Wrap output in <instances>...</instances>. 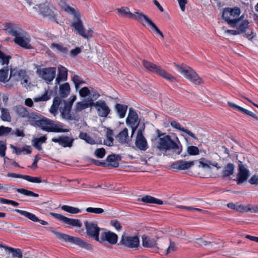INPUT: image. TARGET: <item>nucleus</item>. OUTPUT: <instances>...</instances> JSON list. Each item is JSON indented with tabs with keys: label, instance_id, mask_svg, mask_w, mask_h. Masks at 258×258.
<instances>
[{
	"label": "nucleus",
	"instance_id": "1",
	"mask_svg": "<svg viewBox=\"0 0 258 258\" xmlns=\"http://www.w3.org/2000/svg\"><path fill=\"white\" fill-rule=\"evenodd\" d=\"M59 5L64 11L74 16L75 22L71 24V26L74 28L76 33L85 39L92 38L93 30L90 28L85 29L78 11L68 6L67 0H60Z\"/></svg>",
	"mask_w": 258,
	"mask_h": 258
},
{
	"label": "nucleus",
	"instance_id": "2",
	"mask_svg": "<svg viewBox=\"0 0 258 258\" xmlns=\"http://www.w3.org/2000/svg\"><path fill=\"white\" fill-rule=\"evenodd\" d=\"M157 149L160 151L166 153L170 151L172 154L179 155L182 150V145L177 137L172 138L166 135L159 139Z\"/></svg>",
	"mask_w": 258,
	"mask_h": 258
},
{
	"label": "nucleus",
	"instance_id": "3",
	"mask_svg": "<svg viewBox=\"0 0 258 258\" xmlns=\"http://www.w3.org/2000/svg\"><path fill=\"white\" fill-rule=\"evenodd\" d=\"M241 13L240 8H226L223 10L222 18L232 27H236L239 24L243 21L244 15L239 17Z\"/></svg>",
	"mask_w": 258,
	"mask_h": 258
},
{
	"label": "nucleus",
	"instance_id": "4",
	"mask_svg": "<svg viewBox=\"0 0 258 258\" xmlns=\"http://www.w3.org/2000/svg\"><path fill=\"white\" fill-rule=\"evenodd\" d=\"M32 121H35V124L41 128L43 131L47 132L67 133L69 132V129H62V125L56 123L55 121L49 119L44 116H39L38 118Z\"/></svg>",
	"mask_w": 258,
	"mask_h": 258
},
{
	"label": "nucleus",
	"instance_id": "5",
	"mask_svg": "<svg viewBox=\"0 0 258 258\" xmlns=\"http://www.w3.org/2000/svg\"><path fill=\"white\" fill-rule=\"evenodd\" d=\"M9 33L15 37L14 42L22 47L30 49L32 48L30 44V38L24 30L20 28H10Z\"/></svg>",
	"mask_w": 258,
	"mask_h": 258
},
{
	"label": "nucleus",
	"instance_id": "6",
	"mask_svg": "<svg viewBox=\"0 0 258 258\" xmlns=\"http://www.w3.org/2000/svg\"><path fill=\"white\" fill-rule=\"evenodd\" d=\"M51 232L55 235L57 238L60 240H62L66 242H69L74 243L79 247L88 250H92L93 249V246L91 244L87 243L79 237H73L63 233L56 231L54 230H51Z\"/></svg>",
	"mask_w": 258,
	"mask_h": 258
},
{
	"label": "nucleus",
	"instance_id": "7",
	"mask_svg": "<svg viewBox=\"0 0 258 258\" xmlns=\"http://www.w3.org/2000/svg\"><path fill=\"white\" fill-rule=\"evenodd\" d=\"M76 99V96H72L69 98V100H63V106H60L59 111L63 119L67 120H79V117L78 115H72L71 114L73 104Z\"/></svg>",
	"mask_w": 258,
	"mask_h": 258
},
{
	"label": "nucleus",
	"instance_id": "8",
	"mask_svg": "<svg viewBox=\"0 0 258 258\" xmlns=\"http://www.w3.org/2000/svg\"><path fill=\"white\" fill-rule=\"evenodd\" d=\"M143 64L144 67L148 71L156 73L171 82L176 81L175 77L168 74L165 70H162L160 67L146 60H143Z\"/></svg>",
	"mask_w": 258,
	"mask_h": 258
},
{
	"label": "nucleus",
	"instance_id": "9",
	"mask_svg": "<svg viewBox=\"0 0 258 258\" xmlns=\"http://www.w3.org/2000/svg\"><path fill=\"white\" fill-rule=\"evenodd\" d=\"M175 66L179 72H180L185 78L195 84H200L201 83V79L192 68L187 66L182 67L178 64H175Z\"/></svg>",
	"mask_w": 258,
	"mask_h": 258
},
{
	"label": "nucleus",
	"instance_id": "10",
	"mask_svg": "<svg viewBox=\"0 0 258 258\" xmlns=\"http://www.w3.org/2000/svg\"><path fill=\"white\" fill-rule=\"evenodd\" d=\"M38 12L43 18H46L50 21H55V9L47 3L41 4L38 5Z\"/></svg>",
	"mask_w": 258,
	"mask_h": 258
},
{
	"label": "nucleus",
	"instance_id": "11",
	"mask_svg": "<svg viewBox=\"0 0 258 258\" xmlns=\"http://www.w3.org/2000/svg\"><path fill=\"white\" fill-rule=\"evenodd\" d=\"M36 73L39 77L45 80L47 84H49L55 77L56 68L50 67L38 69Z\"/></svg>",
	"mask_w": 258,
	"mask_h": 258
},
{
	"label": "nucleus",
	"instance_id": "12",
	"mask_svg": "<svg viewBox=\"0 0 258 258\" xmlns=\"http://www.w3.org/2000/svg\"><path fill=\"white\" fill-rule=\"evenodd\" d=\"M13 109L19 117L27 118L28 121H33L38 118V113L29 112L26 108L22 105H16Z\"/></svg>",
	"mask_w": 258,
	"mask_h": 258
},
{
	"label": "nucleus",
	"instance_id": "13",
	"mask_svg": "<svg viewBox=\"0 0 258 258\" xmlns=\"http://www.w3.org/2000/svg\"><path fill=\"white\" fill-rule=\"evenodd\" d=\"M84 225L86 230V234L89 237L99 241V231L101 229L97 226V224L93 222L85 221L84 222Z\"/></svg>",
	"mask_w": 258,
	"mask_h": 258
},
{
	"label": "nucleus",
	"instance_id": "14",
	"mask_svg": "<svg viewBox=\"0 0 258 258\" xmlns=\"http://www.w3.org/2000/svg\"><path fill=\"white\" fill-rule=\"evenodd\" d=\"M120 243L127 248H137L140 244L139 238L137 236H129L123 234Z\"/></svg>",
	"mask_w": 258,
	"mask_h": 258
},
{
	"label": "nucleus",
	"instance_id": "15",
	"mask_svg": "<svg viewBox=\"0 0 258 258\" xmlns=\"http://www.w3.org/2000/svg\"><path fill=\"white\" fill-rule=\"evenodd\" d=\"M93 106L95 107L100 117H106L110 112V109L104 100H99L93 103Z\"/></svg>",
	"mask_w": 258,
	"mask_h": 258
},
{
	"label": "nucleus",
	"instance_id": "16",
	"mask_svg": "<svg viewBox=\"0 0 258 258\" xmlns=\"http://www.w3.org/2000/svg\"><path fill=\"white\" fill-rule=\"evenodd\" d=\"M117 11L121 15L128 18L135 19L139 22L142 21V19L145 15L143 13L138 10L132 13L129 11V9L127 7H122L120 9H118Z\"/></svg>",
	"mask_w": 258,
	"mask_h": 258
},
{
	"label": "nucleus",
	"instance_id": "17",
	"mask_svg": "<svg viewBox=\"0 0 258 258\" xmlns=\"http://www.w3.org/2000/svg\"><path fill=\"white\" fill-rule=\"evenodd\" d=\"M50 215L64 224L77 227H81L82 226V222L79 219L69 218L61 214L54 213H50Z\"/></svg>",
	"mask_w": 258,
	"mask_h": 258
},
{
	"label": "nucleus",
	"instance_id": "18",
	"mask_svg": "<svg viewBox=\"0 0 258 258\" xmlns=\"http://www.w3.org/2000/svg\"><path fill=\"white\" fill-rule=\"evenodd\" d=\"M249 176V171L245 168L244 165L239 164L238 166V172L236 180L238 184H240L245 182Z\"/></svg>",
	"mask_w": 258,
	"mask_h": 258
},
{
	"label": "nucleus",
	"instance_id": "19",
	"mask_svg": "<svg viewBox=\"0 0 258 258\" xmlns=\"http://www.w3.org/2000/svg\"><path fill=\"white\" fill-rule=\"evenodd\" d=\"M51 141L53 142L58 143L64 148H71L73 146L74 139L68 136H61L58 138H53L51 139Z\"/></svg>",
	"mask_w": 258,
	"mask_h": 258
},
{
	"label": "nucleus",
	"instance_id": "20",
	"mask_svg": "<svg viewBox=\"0 0 258 258\" xmlns=\"http://www.w3.org/2000/svg\"><path fill=\"white\" fill-rule=\"evenodd\" d=\"M196 161H185L183 160H178L174 162L171 165V167L177 170L188 169L194 166Z\"/></svg>",
	"mask_w": 258,
	"mask_h": 258
},
{
	"label": "nucleus",
	"instance_id": "21",
	"mask_svg": "<svg viewBox=\"0 0 258 258\" xmlns=\"http://www.w3.org/2000/svg\"><path fill=\"white\" fill-rule=\"evenodd\" d=\"M142 20V21L140 22L141 24L145 26V23H147L153 31L161 36L162 39H164L163 33L147 15H144Z\"/></svg>",
	"mask_w": 258,
	"mask_h": 258
},
{
	"label": "nucleus",
	"instance_id": "22",
	"mask_svg": "<svg viewBox=\"0 0 258 258\" xmlns=\"http://www.w3.org/2000/svg\"><path fill=\"white\" fill-rule=\"evenodd\" d=\"M117 238L118 236L116 234L109 231L108 232H104L101 234L100 241H99L102 242V241H107L111 244H114L116 243Z\"/></svg>",
	"mask_w": 258,
	"mask_h": 258
},
{
	"label": "nucleus",
	"instance_id": "23",
	"mask_svg": "<svg viewBox=\"0 0 258 258\" xmlns=\"http://www.w3.org/2000/svg\"><path fill=\"white\" fill-rule=\"evenodd\" d=\"M249 22L248 20H245L236 27L237 30H227L226 32L233 35H236L244 33L247 29Z\"/></svg>",
	"mask_w": 258,
	"mask_h": 258
},
{
	"label": "nucleus",
	"instance_id": "24",
	"mask_svg": "<svg viewBox=\"0 0 258 258\" xmlns=\"http://www.w3.org/2000/svg\"><path fill=\"white\" fill-rule=\"evenodd\" d=\"M15 211L18 213L20 214L21 215L24 216V217L28 218L30 220L33 222H39L42 225H46L48 224V223L44 220L39 219L38 217H37L34 214L29 213L27 211L21 210L19 209H15Z\"/></svg>",
	"mask_w": 258,
	"mask_h": 258
},
{
	"label": "nucleus",
	"instance_id": "25",
	"mask_svg": "<svg viewBox=\"0 0 258 258\" xmlns=\"http://www.w3.org/2000/svg\"><path fill=\"white\" fill-rule=\"evenodd\" d=\"M235 165L233 163H229L225 166L221 172V177L226 178L233 175L234 172Z\"/></svg>",
	"mask_w": 258,
	"mask_h": 258
},
{
	"label": "nucleus",
	"instance_id": "26",
	"mask_svg": "<svg viewBox=\"0 0 258 258\" xmlns=\"http://www.w3.org/2000/svg\"><path fill=\"white\" fill-rule=\"evenodd\" d=\"M158 239V237L156 238H152L144 234L142 236V245L145 247H157L156 241Z\"/></svg>",
	"mask_w": 258,
	"mask_h": 258
},
{
	"label": "nucleus",
	"instance_id": "27",
	"mask_svg": "<svg viewBox=\"0 0 258 258\" xmlns=\"http://www.w3.org/2000/svg\"><path fill=\"white\" fill-rule=\"evenodd\" d=\"M138 120V115L133 108H129L128 116L126 119V122L127 124L131 125H135Z\"/></svg>",
	"mask_w": 258,
	"mask_h": 258
},
{
	"label": "nucleus",
	"instance_id": "28",
	"mask_svg": "<svg viewBox=\"0 0 258 258\" xmlns=\"http://www.w3.org/2000/svg\"><path fill=\"white\" fill-rule=\"evenodd\" d=\"M135 145L141 151H146L148 148V143L145 137L136 138Z\"/></svg>",
	"mask_w": 258,
	"mask_h": 258
},
{
	"label": "nucleus",
	"instance_id": "29",
	"mask_svg": "<svg viewBox=\"0 0 258 258\" xmlns=\"http://www.w3.org/2000/svg\"><path fill=\"white\" fill-rule=\"evenodd\" d=\"M106 160L109 163L107 165L110 166L112 167H117L119 166V163L118 162L121 160V157L119 155L111 154L107 157Z\"/></svg>",
	"mask_w": 258,
	"mask_h": 258
},
{
	"label": "nucleus",
	"instance_id": "30",
	"mask_svg": "<svg viewBox=\"0 0 258 258\" xmlns=\"http://www.w3.org/2000/svg\"><path fill=\"white\" fill-rule=\"evenodd\" d=\"M228 105L230 107L234 108L235 109H236L238 110H239V111H241V112H243V113L253 117V118L255 119L256 120H258V116L255 114L253 113L252 112L250 111L245 108H242V107H241L232 102H228Z\"/></svg>",
	"mask_w": 258,
	"mask_h": 258
},
{
	"label": "nucleus",
	"instance_id": "31",
	"mask_svg": "<svg viewBox=\"0 0 258 258\" xmlns=\"http://www.w3.org/2000/svg\"><path fill=\"white\" fill-rule=\"evenodd\" d=\"M26 74V72L24 70H20L17 71L15 70H11L10 78H12L14 81H19L22 80V79Z\"/></svg>",
	"mask_w": 258,
	"mask_h": 258
},
{
	"label": "nucleus",
	"instance_id": "32",
	"mask_svg": "<svg viewBox=\"0 0 258 258\" xmlns=\"http://www.w3.org/2000/svg\"><path fill=\"white\" fill-rule=\"evenodd\" d=\"M58 74L55 79L57 84H59L60 81L66 80L68 75V70L66 68L60 66L58 67Z\"/></svg>",
	"mask_w": 258,
	"mask_h": 258
},
{
	"label": "nucleus",
	"instance_id": "33",
	"mask_svg": "<svg viewBox=\"0 0 258 258\" xmlns=\"http://www.w3.org/2000/svg\"><path fill=\"white\" fill-rule=\"evenodd\" d=\"M227 206L229 208L236 211L237 212L241 213H247V205L245 206L242 204H240L239 203H236V204H234L233 203H229L227 204Z\"/></svg>",
	"mask_w": 258,
	"mask_h": 258
},
{
	"label": "nucleus",
	"instance_id": "34",
	"mask_svg": "<svg viewBox=\"0 0 258 258\" xmlns=\"http://www.w3.org/2000/svg\"><path fill=\"white\" fill-rule=\"evenodd\" d=\"M138 201H142L145 203L155 204L159 205H161L163 204V201L161 200L156 199L151 196H144L141 199H138Z\"/></svg>",
	"mask_w": 258,
	"mask_h": 258
},
{
	"label": "nucleus",
	"instance_id": "35",
	"mask_svg": "<svg viewBox=\"0 0 258 258\" xmlns=\"http://www.w3.org/2000/svg\"><path fill=\"white\" fill-rule=\"evenodd\" d=\"M92 106H93V103L86 100L84 101L77 102L75 106L74 110L76 112H80L89 107Z\"/></svg>",
	"mask_w": 258,
	"mask_h": 258
},
{
	"label": "nucleus",
	"instance_id": "36",
	"mask_svg": "<svg viewBox=\"0 0 258 258\" xmlns=\"http://www.w3.org/2000/svg\"><path fill=\"white\" fill-rule=\"evenodd\" d=\"M46 140L47 138L46 136H43L40 138H34L32 140V144L34 148L39 151H41L42 150L41 145L42 144L45 143Z\"/></svg>",
	"mask_w": 258,
	"mask_h": 258
},
{
	"label": "nucleus",
	"instance_id": "37",
	"mask_svg": "<svg viewBox=\"0 0 258 258\" xmlns=\"http://www.w3.org/2000/svg\"><path fill=\"white\" fill-rule=\"evenodd\" d=\"M46 140L47 138L46 136H43L40 138H34L32 140V144L34 148L39 151H41L42 150L41 145L42 144L45 143Z\"/></svg>",
	"mask_w": 258,
	"mask_h": 258
},
{
	"label": "nucleus",
	"instance_id": "38",
	"mask_svg": "<svg viewBox=\"0 0 258 258\" xmlns=\"http://www.w3.org/2000/svg\"><path fill=\"white\" fill-rule=\"evenodd\" d=\"M116 138L120 144H124L127 143L128 139L127 128H124L117 135Z\"/></svg>",
	"mask_w": 258,
	"mask_h": 258
},
{
	"label": "nucleus",
	"instance_id": "39",
	"mask_svg": "<svg viewBox=\"0 0 258 258\" xmlns=\"http://www.w3.org/2000/svg\"><path fill=\"white\" fill-rule=\"evenodd\" d=\"M115 109L119 118H122L125 116L127 109V106L126 105L117 103L115 106Z\"/></svg>",
	"mask_w": 258,
	"mask_h": 258
},
{
	"label": "nucleus",
	"instance_id": "40",
	"mask_svg": "<svg viewBox=\"0 0 258 258\" xmlns=\"http://www.w3.org/2000/svg\"><path fill=\"white\" fill-rule=\"evenodd\" d=\"M170 124L173 127L176 128L179 131H182V132L186 133L187 134H188L189 136H190L192 138H194L195 139H197V138L196 137L195 135L192 132H191L190 131H189V130H188L187 129L184 128L183 127H181L180 124L179 123H178L177 122H176V121L174 120V121H171Z\"/></svg>",
	"mask_w": 258,
	"mask_h": 258
},
{
	"label": "nucleus",
	"instance_id": "41",
	"mask_svg": "<svg viewBox=\"0 0 258 258\" xmlns=\"http://www.w3.org/2000/svg\"><path fill=\"white\" fill-rule=\"evenodd\" d=\"M59 94L61 98H66L70 94V87L68 83H66L59 86Z\"/></svg>",
	"mask_w": 258,
	"mask_h": 258
},
{
	"label": "nucleus",
	"instance_id": "42",
	"mask_svg": "<svg viewBox=\"0 0 258 258\" xmlns=\"http://www.w3.org/2000/svg\"><path fill=\"white\" fill-rule=\"evenodd\" d=\"M50 47L52 49L55 48L57 51L63 54H67L69 51L68 48L59 44L52 43Z\"/></svg>",
	"mask_w": 258,
	"mask_h": 258
},
{
	"label": "nucleus",
	"instance_id": "43",
	"mask_svg": "<svg viewBox=\"0 0 258 258\" xmlns=\"http://www.w3.org/2000/svg\"><path fill=\"white\" fill-rule=\"evenodd\" d=\"M79 137L81 139L85 140L87 143L91 145H94L96 144L95 140L86 133L81 132L79 134Z\"/></svg>",
	"mask_w": 258,
	"mask_h": 258
},
{
	"label": "nucleus",
	"instance_id": "44",
	"mask_svg": "<svg viewBox=\"0 0 258 258\" xmlns=\"http://www.w3.org/2000/svg\"><path fill=\"white\" fill-rule=\"evenodd\" d=\"M2 112L1 118L3 121L10 122L11 121V116L10 114L9 111L7 108H1Z\"/></svg>",
	"mask_w": 258,
	"mask_h": 258
},
{
	"label": "nucleus",
	"instance_id": "45",
	"mask_svg": "<svg viewBox=\"0 0 258 258\" xmlns=\"http://www.w3.org/2000/svg\"><path fill=\"white\" fill-rule=\"evenodd\" d=\"M7 250L9 252L12 253L13 257L22 258L23 256L22 251L19 248H14L11 247H7Z\"/></svg>",
	"mask_w": 258,
	"mask_h": 258
},
{
	"label": "nucleus",
	"instance_id": "46",
	"mask_svg": "<svg viewBox=\"0 0 258 258\" xmlns=\"http://www.w3.org/2000/svg\"><path fill=\"white\" fill-rule=\"evenodd\" d=\"M8 74L9 70L8 67L0 70V82L4 83L8 82Z\"/></svg>",
	"mask_w": 258,
	"mask_h": 258
},
{
	"label": "nucleus",
	"instance_id": "47",
	"mask_svg": "<svg viewBox=\"0 0 258 258\" xmlns=\"http://www.w3.org/2000/svg\"><path fill=\"white\" fill-rule=\"evenodd\" d=\"M213 162H212L211 161L206 160L204 158H202L199 160V163L200 165L199 166V167H203L204 168H207L210 169V165L212 166V164Z\"/></svg>",
	"mask_w": 258,
	"mask_h": 258
},
{
	"label": "nucleus",
	"instance_id": "48",
	"mask_svg": "<svg viewBox=\"0 0 258 258\" xmlns=\"http://www.w3.org/2000/svg\"><path fill=\"white\" fill-rule=\"evenodd\" d=\"M61 208L62 210L72 214H77L81 212V210L77 208L67 205L62 206Z\"/></svg>",
	"mask_w": 258,
	"mask_h": 258
},
{
	"label": "nucleus",
	"instance_id": "49",
	"mask_svg": "<svg viewBox=\"0 0 258 258\" xmlns=\"http://www.w3.org/2000/svg\"><path fill=\"white\" fill-rule=\"evenodd\" d=\"M90 88V93L87 99V100L88 101L91 102L92 103H94L93 101L97 99L99 97L100 95L92 88Z\"/></svg>",
	"mask_w": 258,
	"mask_h": 258
},
{
	"label": "nucleus",
	"instance_id": "50",
	"mask_svg": "<svg viewBox=\"0 0 258 258\" xmlns=\"http://www.w3.org/2000/svg\"><path fill=\"white\" fill-rule=\"evenodd\" d=\"M16 191L20 194L27 196L38 197L39 195L34 192L24 188H17Z\"/></svg>",
	"mask_w": 258,
	"mask_h": 258
},
{
	"label": "nucleus",
	"instance_id": "51",
	"mask_svg": "<svg viewBox=\"0 0 258 258\" xmlns=\"http://www.w3.org/2000/svg\"><path fill=\"white\" fill-rule=\"evenodd\" d=\"M11 57L10 55H7L0 50V60L2 65H8Z\"/></svg>",
	"mask_w": 258,
	"mask_h": 258
},
{
	"label": "nucleus",
	"instance_id": "52",
	"mask_svg": "<svg viewBox=\"0 0 258 258\" xmlns=\"http://www.w3.org/2000/svg\"><path fill=\"white\" fill-rule=\"evenodd\" d=\"M72 81L75 84V88L77 90L80 88V85L84 84L85 81H83L81 78L78 75H74L72 78Z\"/></svg>",
	"mask_w": 258,
	"mask_h": 258
},
{
	"label": "nucleus",
	"instance_id": "53",
	"mask_svg": "<svg viewBox=\"0 0 258 258\" xmlns=\"http://www.w3.org/2000/svg\"><path fill=\"white\" fill-rule=\"evenodd\" d=\"M50 95L51 93L49 94L47 91H46L45 93L41 97L34 98V101L36 102L47 101L50 99Z\"/></svg>",
	"mask_w": 258,
	"mask_h": 258
},
{
	"label": "nucleus",
	"instance_id": "54",
	"mask_svg": "<svg viewBox=\"0 0 258 258\" xmlns=\"http://www.w3.org/2000/svg\"><path fill=\"white\" fill-rule=\"evenodd\" d=\"M187 152L190 155H197L199 154L198 148L194 146H189L187 148Z\"/></svg>",
	"mask_w": 258,
	"mask_h": 258
},
{
	"label": "nucleus",
	"instance_id": "55",
	"mask_svg": "<svg viewBox=\"0 0 258 258\" xmlns=\"http://www.w3.org/2000/svg\"><path fill=\"white\" fill-rule=\"evenodd\" d=\"M24 179L34 183H41L42 182L40 177H32L29 175H24Z\"/></svg>",
	"mask_w": 258,
	"mask_h": 258
},
{
	"label": "nucleus",
	"instance_id": "56",
	"mask_svg": "<svg viewBox=\"0 0 258 258\" xmlns=\"http://www.w3.org/2000/svg\"><path fill=\"white\" fill-rule=\"evenodd\" d=\"M86 211L88 213H92L98 214H102L104 212V210L99 208L89 207L86 209Z\"/></svg>",
	"mask_w": 258,
	"mask_h": 258
},
{
	"label": "nucleus",
	"instance_id": "57",
	"mask_svg": "<svg viewBox=\"0 0 258 258\" xmlns=\"http://www.w3.org/2000/svg\"><path fill=\"white\" fill-rule=\"evenodd\" d=\"M12 131V128L2 125L0 126V136L7 135L10 133Z\"/></svg>",
	"mask_w": 258,
	"mask_h": 258
},
{
	"label": "nucleus",
	"instance_id": "58",
	"mask_svg": "<svg viewBox=\"0 0 258 258\" xmlns=\"http://www.w3.org/2000/svg\"><path fill=\"white\" fill-rule=\"evenodd\" d=\"M105 153V150L103 148L97 149L94 152L95 155L99 158H103Z\"/></svg>",
	"mask_w": 258,
	"mask_h": 258
},
{
	"label": "nucleus",
	"instance_id": "59",
	"mask_svg": "<svg viewBox=\"0 0 258 258\" xmlns=\"http://www.w3.org/2000/svg\"><path fill=\"white\" fill-rule=\"evenodd\" d=\"M90 93V89L88 87H85L81 88L79 91V94L82 97H86L89 96Z\"/></svg>",
	"mask_w": 258,
	"mask_h": 258
},
{
	"label": "nucleus",
	"instance_id": "60",
	"mask_svg": "<svg viewBox=\"0 0 258 258\" xmlns=\"http://www.w3.org/2000/svg\"><path fill=\"white\" fill-rule=\"evenodd\" d=\"M195 243L200 246L212 244L211 242L205 240L202 238H198L196 239Z\"/></svg>",
	"mask_w": 258,
	"mask_h": 258
},
{
	"label": "nucleus",
	"instance_id": "61",
	"mask_svg": "<svg viewBox=\"0 0 258 258\" xmlns=\"http://www.w3.org/2000/svg\"><path fill=\"white\" fill-rule=\"evenodd\" d=\"M169 245L166 249V254H168L171 251H174L176 250V247L175 246V243L172 241L170 239H169Z\"/></svg>",
	"mask_w": 258,
	"mask_h": 258
},
{
	"label": "nucleus",
	"instance_id": "62",
	"mask_svg": "<svg viewBox=\"0 0 258 258\" xmlns=\"http://www.w3.org/2000/svg\"><path fill=\"white\" fill-rule=\"evenodd\" d=\"M6 145L3 141H0V156L4 157L6 155Z\"/></svg>",
	"mask_w": 258,
	"mask_h": 258
},
{
	"label": "nucleus",
	"instance_id": "63",
	"mask_svg": "<svg viewBox=\"0 0 258 258\" xmlns=\"http://www.w3.org/2000/svg\"><path fill=\"white\" fill-rule=\"evenodd\" d=\"M258 213V205H252L248 204L247 205V212Z\"/></svg>",
	"mask_w": 258,
	"mask_h": 258
},
{
	"label": "nucleus",
	"instance_id": "64",
	"mask_svg": "<svg viewBox=\"0 0 258 258\" xmlns=\"http://www.w3.org/2000/svg\"><path fill=\"white\" fill-rule=\"evenodd\" d=\"M52 105L58 108L60 105L63 106V101H62L60 97H55L53 99Z\"/></svg>",
	"mask_w": 258,
	"mask_h": 258
}]
</instances>
